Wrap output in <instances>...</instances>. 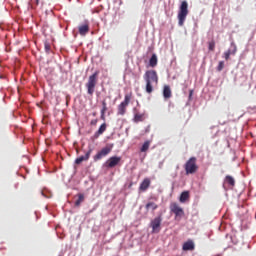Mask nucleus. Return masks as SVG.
Segmentation results:
<instances>
[{"mask_svg":"<svg viewBox=\"0 0 256 256\" xmlns=\"http://www.w3.org/2000/svg\"><path fill=\"white\" fill-rule=\"evenodd\" d=\"M170 211L175 215V221H181L185 217V210L177 202H172L170 204Z\"/></svg>","mask_w":256,"mask_h":256,"instance_id":"6","label":"nucleus"},{"mask_svg":"<svg viewBox=\"0 0 256 256\" xmlns=\"http://www.w3.org/2000/svg\"><path fill=\"white\" fill-rule=\"evenodd\" d=\"M105 131H107V123L101 124L98 131L94 133V139H99V137H101Z\"/></svg>","mask_w":256,"mask_h":256,"instance_id":"12","label":"nucleus"},{"mask_svg":"<svg viewBox=\"0 0 256 256\" xmlns=\"http://www.w3.org/2000/svg\"><path fill=\"white\" fill-rule=\"evenodd\" d=\"M150 145H151V141L149 140L145 141L140 149L141 153H145L146 151H149Z\"/></svg>","mask_w":256,"mask_h":256,"instance_id":"21","label":"nucleus"},{"mask_svg":"<svg viewBox=\"0 0 256 256\" xmlns=\"http://www.w3.org/2000/svg\"><path fill=\"white\" fill-rule=\"evenodd\" d=\"M97 123H99L98 119H93V120L90 121V125H92V127H96Z\"/></svg>","mask_w":256,"mask_h":256,"instance_id":"27","label":"nucleus"},{"mask_svg":"<svg viewBox=\"0 0 256 256\" xmlns=\"http://www.w3.org/2000/svg\"><path fill=\"white\" fill-rule=\"evenodd\" d=\"M84 201H85V195L79 193V194H78V199L75 201V206H76V207H80V206H81V203H83Z\"/></svg>","mask_w":256,"mask_h":256,"instance_id":"20","label":"nucleus"},{"mask_svg":"<svg viewBox=\"0 0 256 256\" xmlns=\"http://www.w3.org/2000/svg\"><path fill=\"white\" fill-rule=\"evenodd\" d=\"M45 50L51 51V46L48 43L45 44Z\"/></svg>","mask_w":256,"mask_h":256,"instance_id":"28","label":"nucleus"},{"mask_svg":"<svg viewBox=\"0 0 256 256\" xmlns=\"http://www.w3.org/2000/svg\"><path fill=\"white\" fill-rule=\"evenodd\" d=\"M101 103H102V108L100 110V119H102V121H105V114L107 113V111H109V108L107 107L106 99H103Z\"/></svg>","mask_w":256,"mask_h":256,"instance_id":"11","label":"nucleus"},{"mask_svg":"<svg viewBox=\"0 0 256 256\" xmlns=\"http://www.w3.org/2000/svg\"><path fill=\"white\" fill-rule=\"evenodd\" d=\"M119 163H121V157L112 156L106 161L105 165L108 167V169H113V167H117Z\"/></svg>","mask_w":256,"mask_h":256,"instance_id":"9","label":"nucleus"},{"mask_svg":"<svg viewBox=\"0 0 256 256\" xmlns=\"http://www.w3.org/2000/svg\"><path fill=\"white\" fill-rule=\"evenodd\" d=\"M78 32H79V35H81L82 37H85V35L89 33V24L85 23L80 25L78 27Z\"/></svg>","mask_w":256,"mask_h":256,"instance_id":"13","label":"nucleus"},{"mask_svg":"<svg viewBox=\"0 0 256 256\" xmlns=\"http://www.w3.org/2000/svg\"><path fill=\"white\" fill-rule=\"evenodd\" d=\"M183 251H193L195 249V243L193 240H188L182 246Z\"/></svg>","mask_w":256,"mask_h":256,"instance_id":"14","label":"nucleus"},{"mask_svg":"<svg viewBox=\"0 0 256 256\" xmlns=\"http://www.w3.org/2000/svg\"><path fill=\"white\" fill-rule=\"evenodd\" d=\"M188 199H189V191L182 192L179 198L180 203H185Z\"/></svg>","mask_w":256,"mask_h":256,"instance_id":"18","label":"nucleus"},{"mask_svg":"<svg viewBox=\"0 0 256 256\" xmlns=\"http://www.w3.org/2000/svg\"><path fill=\"white\" fill-rule=\"evenodd\" d=\"M150 67H157V55L153 54L149 60Z\"/></svg>","mask_w":256,"mask_h":256,"instance_id":"22","label":"nucleus"},{"mask_svg":"<svg viewBox=\"0 0 256 256\" xmlns=\"http://www.w3.org/2000/svg\"><path fill=\"white\" fill-rule=\"evenodd\" d=\"M32 1V5H39V0H31Z\"/></svg>","mask_w":256,"mask_h":256,"instance_id":"30","label":"nucleus"},{"mask_svg":"<svg viewBox=\"0 0 256 256\" xmlns=\"http://www.w3.org/2000/svg\"><path fill=\"white\" fill-rule=\"evenodd\" d=\"M193 97V90L189 91V99H191Z\"/></svg>","mask_w":256,"mask_h":256,"instance_id":"31","label":"nucleus"},{"mask_svg":"<svg viewBox=\"0 0 256 256\" xmlns=\"http://www.w3.org/2000/svg\"><path fill=\"white\" fill-rule=\"evenodd\" d=\"M171 87L169 85H165L163 88V97L164 99H171Z\"/></svg>","mask_w":256,"mask_h":256,"instance_id":"16","label":"nucleus"},{"mask_svg":"<svg viewBox=\"0 0 256 256\" xmlns=\"http://www.w3.org/2000/svg\"><path fill=\"white\" fill-rule=\"evenodd\" d=\"M151 185V180L149 178H145L142 183L140 184V191H145L146 189H149Z\"/></svg>","mask_w":256,"mask_h":256,"instance_id":"15","label":"nucleus"},{"mask_svg":"<svg viewBox=\"0 0 256 256\" xmlns=\"http://www.w3.org/2000/svg\"><path fill=\"white\" fill-rule=\"evenodd\" d=\"M97 83H99V71L94 72L88 77V81L85 84L88 95L93 96V93H95V87H97Z\"/></svg>","mask_w":256,"mask_h":256,"instance_id":"3","label":"nucleus"},{"mask_svg":"<svg viewBox=\"0 0 256 256\" xmlns=\"http://www.w3.org/2000/svg\"><path fill=\"white\" fill-rule=\"evenodd\" d=\"M224 68H225V62L220 61L217 66V71H223Z\"/></svg>","mask_w":256,"mask_h":256,"instance_id":"25","label":"nucleus"},{"mask_svg":"<svg viewBox=\"0 0 256 256\" xmlns=\"http://www.w3.org/2000/svg\"><path fill=\"white\" fill-rule=\"evenodd\" d=\"M209 51H215V40L208 42Z\"/></svg>","mask_w":256,"mask_h":256,"instance_id":"24","label":"nucleus"},{"mask_svg":"<svg viewBox=\"0 0 256 256\" xmlns=\"http://www.w3.org/2000/svg\"><path fill=\"white\" fill-rule=\"evenodd\" d=\"M96 115H97V113L94 112V113H93V117H95Z\"/></svg>","mask_w":256,"mask_h":256,"instance_id":"32","label":"nucleus"},{"mask_svg":"<svg viewBox=\"0 0 256 256\" xmlns=\"http://www.w3.org/2000/svg\"><path fill=\"white\" fill-rule=\"evenodd\" d=\"M132 99H133L132 92L125 94L124 101H122L117 107V115L123 117V115L127 113V107H129V104L131 103Z\"/></svg>","mask_w":256,"mask_h":256,"instance_id":"4","label":"nucleus"},{"mask_svg":"<svg viewBox=\"0 0 256 256\" xmlns=\"http://www.w3.org/2000/svg\"><path fill=\"white\" fill-rule=\"evenodd\" d=\"M230 57H231V50H227L226 52H224V59L226 61H229Z\"/></svg>","mask_w":256,"mask_h":256,"instance_id":"26","label":"nucleus"},{"mask_svg":"<svg viewBox=\"0 0 256 256\" xmlns=\"http://www.w3.org/2000/svg\"><path fill=\"white\" fill-rule=\"evenodd\" d=\"M187 15H189V3L186 0L181 2L178 11V25L179 27H183L185 25V21L187 19Z\"/></svg>","mask_w":256,"mask_h":256,"instance_id":"2","label":"nucleus"},{"mask_svg":"<svg viewBox=\"0 0 256 256\" xmlns=\"http://www.w3.org/2000/svg\"><path fill=\"white\" fill-rule=\"evenodd\" d=\"M235 53H237V47L236 46H234V49L231 50V55H235Z\"/></svg>","mask_w":256,"mask_h":256,"instance_id":"29","label":"nucleus"},{"mask_svg":"<svg viewBox=\"0 0 256 256\" xmlns=\"http://www.w3.org/2000/svg\"><path fill=\"white\" fill-rule=\"evenodd\" d=\"M145 119V114H139V113H136L134 115V121L135 123H140L141 121H144Z\"/></svg>","mask_w":256,"mask_h":256,"instance_id":"23","label":"nucleus"},{"mask_svg":"<svg viewBox=\"0 0 256 256\" xmlns=\"http://www.w3.org/2000/svg\"><path fill=\"white\" fill-rule=\"evenodd\" d=\"M224 183L230 185V187H235V178H233V176L227 175L224 179Z\"/></svg>","mask_w":256,"mask_h":256,"instance_id":"17","label":"nucleus"},{"mask_svg":"<svg viewBox=\"0 0 256 256\" xmlns=\"http://www.w3.org/2000/svg\"><path fill=\"white\" fill-rule=\"evenodd\" d=\"M162 221H163V218H161V216H158L151 221L150 227H152L153 233H159V231H161V222Z\"/></svg>","mask_w":256,"mask_h":256,"instance_id":"8","label":"nucleus"},{"mask_svg":"<svg viewBox=\"0 0 256 256\" xmlns=\"http://www.w3.org/2000/svg\"><path fill=\"white\" fill-rule=\"evenodd\" d=\"M91 153H93V149H89L84 156H80L75 160L76 165H81L83 161H89V157H91Z\"/></svg>","mask_w":256,"mask_h":256,"instance_id":"10","label":"nucleus"},{"mask_svg":"<svg viewBox=\"0 0 256 256\" xmlns=\"http://www.w3.org/2000/svg\"><path fill=\"white\" fill-rule=\"evenodd\" d=\"M143 77L146 83L145 91L148 95H151L154 87L159 85V75H157V71L155 70H147Z\"/></svg>","mask_w":256,"mask_h":256,"instance_id":"1","label":"nucleus"},{"mask_svg":"<svg viewBox=\"0 0 256 256\" xmlns=\"http://www.w3.org/2000/svg\"><path fill=\"white\" fill-rule=\"evenodd\" d=\"M113 150V145L111 146H106L104 148L101 149V151H99L94 157V161H101L102 157H107V155H109V153H111V151Z\"/></svg>","mask_w":256,"mask_h":256,"instance_id":"7","label":"nucleus"},{"mask_svg":"<svg viewBox=\"0 0 256 256\" xmlns=\"http://www.w3.org/2000/svg\"><path fill=\"white\" fill-rule=\"evenodd\" d=\"M145 208H146V211H149V209H152V211H155L159 208V206L155 202H148Z\"/></svg>","mask_w":256,"mask_h":256,"instance_id":"19","label":"nucleus"},{"mask_svg":"<svg viewBox=\"0 0 256 256\" xmlns=\"http://www.w3.org/2000/svg\"><path fill=\"white\" fill-rule=\"evenodd\" d=\"M186 175H194L196 171H199V166H197V158L191 157L184 165Z\"/></svg>","mask_w":256,"mask_h":256,"instance_id":"5","label":"nucleus"}]
</instances>
